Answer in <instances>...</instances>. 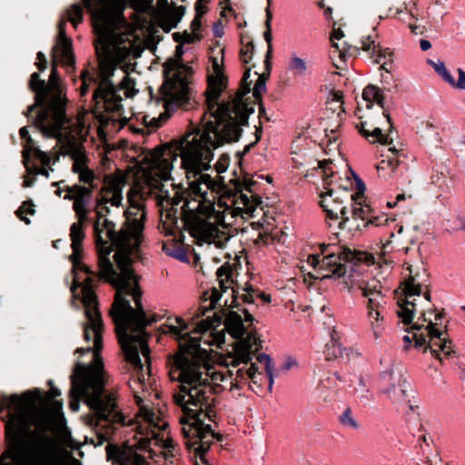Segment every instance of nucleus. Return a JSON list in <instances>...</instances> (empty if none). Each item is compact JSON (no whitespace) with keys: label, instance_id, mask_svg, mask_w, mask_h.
<instances>
[{"label":"nucleus","instance_id":"nucleus-44","mask_svg":"<svg viewBox=\"0 0 465 465\" xmlns=\"http://www.w3.org/2000/svg\"><path fill=\"white\" fill-rule=\"evenodd\" d=\"M49 164L50 163L48 164L42 163V167H37L35 169V173L49 177L50 171H53V169L49 167Z\"/></svg>","mask_w":465,"mask_h":465},{"label":"nucleus","instance_id":"nucleus-52","mask_svg":"<svg viewBox=\"0 0 465 465\" xmlns=\"http://www.w3.org/2000/svg\"><path fill=\"white\" fill-rule=\"evenodd\" d=\"M163 117V114H161L159 116V118H153L150 124L154 126V127H158L160 126V122L162 121V118Z\"/></svg>","mask_w":465,"mask_h":465},{"label":"nucleus","instance_id":"nucleus-54","mask_svg":"<svg viewBox=\"0 0 465 465\" xmlns=\"http://www.w3.org/2000/svg\"><path fill=\"white\" fill-rule=\"evenodd\" d=\"M342 99V94L340 92H336L332 94V100L336 102H341Z\"/></svg>","mask_w":465,"mask_h":465},{"label":"nucleus","instance_id":"nucleus-57","mask_svg":"<svg viewBox=\"0 0 465 465\" xmlns=\"http://www.w3.org/2000/svg\"><path fill=\"white\" fill-rule=\"evenodd\" d=\"M214 35L217 37H221L223 35V30L217 25L214 26Z\"/></svg>","mask_w":465,"mask_h":465},{"label":"nucleus","instance_id":"nucleus-60","mask_svg":"<svg viewBox=\"0 0 465 465\" xmlns=\"http://www.w3.org/2000/svg\"><path fill=\"white\" fill-rule=\"evenodd\" d=\"M424 297L428 302L430 301V295L429 292H426Z\"/></svg>","mask_w":465,"mask_h":465},{"label":"nucleus","instance_id":"nucleus-30","mask_svg":"<svg viewBox=\"0 0 465 465\" xmlns=\"http://www.w3.org/2000/svg\"><path fill=\"white\" fill-rule=\"evenodd\" d=\"M340 422L342 424V426L357 430L360 428L359 422L353 416V413L351 409L347 408L340 416Z\"/></svg>","mask_w":465,"mask_h":465},{"label":"nucleus","instance_id":"nucleus-23","mask_svg":"<svg viewBox=\"0 0 465 465\" xmlns=\"http://www.w3.org/2000/svg\"><path fill=\"white\" fill-rule=\"evenodd\" d=\"M361 49L366 53V55L376 64H386V60L391 57V51L384 48L377 41V35L372 34L361 40Z\"/></svg>","mask_w":465,"mask_h":465},{"label":"nucleus","instance_id":"nucleus-41","mask_svg":"<svg viewBox=\"0 0 465 465\" xmlns=\"http://www.w3.org/2000/svg\"><path fill=\"white\" fill-rule=\"evenodd\" d=\"M196 17L202 18L207 12V5L203 0H198L195 5Z\"/></svg>","mask_w":465,"mask_h":465},{"label":"nucleus","instance_id":"nucleus-21","mask_svg":"<svg viewBox=\"0 0 465 465\" xmlns=\"http://www.w3.org/2000/svg\"><path fill=\"white\" fill-rule=\"evenodd\" d=\"M231 274L232 269L230 266L223 265L217 270L216 275L221 291L216 288H213L210 292H205L203 293V302H208V304L201 306L202 315H204L208 311L213 310L215 307L216 302L221 299L222 292H225L231 287Z\"/></svg>","mask_w":465,"mask_h":465},{"label":"nucleus","instance_id":"nucleus-51","mask_svg":"<svg viewBox=\"0 0 465 465\" xmlns=\"http://www.w3.org/2000/svg\"><path fill=\"white\" fill-rule=\"evenodd\" d=\"M257 298H261L262 301H264L267 303L271 302V295L266 294L264 292H257Z\"/></svg>","mask_w":465,"mask_h":465},{"label":"nucleus","instance_id":"nucleus-33","mask_svg":"<svg viewBox=\"0 0 465 465\" xmlns=\"http://www.w3.org/2000/svg\"><path fill=\"white\" fill-rule=\"evenodd\" d=\"M120 88L124 91L126 96L131 97L136 94L135 83L128 74H125L120 82Z\"/></svg>","mask_w":465,"mask_h":465},{"label":"nucleus","instance_id":"nucleus-40","mask_svg":"<svg viewBox=\"0 0 465 465\" xmlns=\"http://www.w3.org/2000/svg\"><path fill=\"white\" fill-rule=\"evenodd\" d=\"M129 4L136 11H144L149 5L148 0H129Z\"/></svg>","mask_w":465,"mask_h":465},{"label":"nucleus","instance_id":"nucleus-2","mask_svg":"<svg viewBox=\"0 0 465 465\" xmlns=\"http://www.w3.org/2000/svg\"><path fill=\"white\" fill-rule=\"evenodd\" d=\"M128 174L116 172L104 177L96 207L94 223L95 242L98 253L97 276L110 283L116 294L111 314L116 324V331L126 361L137 371L131 381V388L139 411H154L151 402L153 393L150 377V350L144 328L156 322L154 315L146 316L141 303L138 279L132 267L137 255L143 230L145 212L141 192L144 189L138 179L128 193L129 206L124 212L125 223L114 235L115 223L110 207L121 213L123 189Z\"/></svg>","mask_w":465,"mask_h":465},{"label":"nucleus","instance_id":"nucleus-16","mask_svg":"<svg viewBox=\"0 0 465 465\" xmlns=\"http://www.w3.org/2000/svg\"><path fill=\"white\" fill-rule=\"evenodd\" d=\"M190 73V68L178 59H170L164 64L165 81L160 89L159 99L167 110L186 101Z\"/></svg>","mask_w":465,"mask_h":465},{"label":"nucleus","instance_id":"nucleus-47","mask_svg":"<svg viewBox=\"0 0 465 465\" xmlns=\"http://www.w3.org/2000/svg\"><path fill=\"white\" fill-rule=\"evenodd\" d=\"M201 25H202L201 18L195 16L194 19L191 23L190 30L193 33H200Z\"/></svg>","mask_w":465,"mask_h":465},{"label":"nucleus","instance_id":"nucleus-38","mask_svg":"<svg viewBox=\"0 0 465 465\" xmlns=\"http://www.w3.org/2000/svg\"><path fill=\"white\" fill-rule=\"evenodd\" d=\"M398 16L397 18L401 21H403L405 23H407L409 25V27L410 29L411 30V32L415 35H418L420 34V32L419 31V28L417 25H414L412 23H411V20L413 19V16L411 15V14H408V13H402V12H398L397 13Z\"/></svg>","mask_w":465,"mask_h":465},{"label":"nucleus","instance_id":"nucleus-56","mask_svg":"<svg viewBox=\"0 0 465 465\" xmlns=\"http://www.w3.org/2000/svg\"><path fill=\"white\" fill-rule=\"evenodd\" d=\"M162 196H163V197H164V198H166V199H169V198H170V199H171V201H172V203H173V204H177V203L180 202V200H176V199H175V197H172V198H171V197L169 196V194L167 193V192H166L164 194H163Z\"/></svg>","mask_w":465,"mask_h":465},{"label":"nucleus","instance_id":"nucleus-59","mask_svg":"<svg viewBox=\"0 0 465 465\" xmlns=\"http://www.w3.org/2000/svg\"><path fill=\"white\" fill-rule=\"evenodd\" d=\"M292 159H293V161H294L296 163H298V164H302V161H301L298 157L296 158V157H294V156H293V158H292Z\"/></svg>","mask_w":465,"mask_h":465},{"label":"nucleus","instance_id":"nucleus-5","mask_svg":"<svg viewBox=\"0 0 465 465\" xmlns=\"http://www.w3.org/2000/svg\"><path fill=\"white\" fill-rule=\"evenodd\" d=\"M85 7L93 14L97 35L95 48L99 60L101 83L94 93L97 104H103L105 111L116 113L122 108V98L111 82L117 66L125 74L130 64L125 60L137 53L135 36L124 30L125 21L121 11L112 0H84Z\"/></svg>","mask_w":465,"mask_h":465},{"label":"nucleus","instance_id":"nucleus-43","mask_svg":"<svg viewBox=\"0 0 465 465\" xmlns=\"http://www.w3.org/2000/svg\"><path fill=\"white\" fill-rule=\"evenodd\" d=\"M257 298V292L252 288L246 289V293L242 294V300L247 303H253Z\"/></svg>","mask_w":465,"mask_h":465},{"label":"nucleus","instance_id":"nucleus-12","mask_svg":"<svg viewBox=\"0 0 465 465\" xmlns=\"http://www.w3.org/2000/svg\"><path fill=\"white\" fill-rule=\"evenodd\" d=\"M64 200L73 201V210L75 213L77 221L73 223L70 226V241L72 254L70 255V261L73 263V271L74 275V282L71 288L73 297L75 299L78 294L76 292L77 287V272L83 271L87 274H93L94 272L82 262L83 245L82 242L85 238L84 232V223L87 220V214L89 212L88 205L92 198V189L86 186H80L74 184L68 186L64 189Z\"/></svg>","mask_w":465,"mask_h":465},{"label":"nucleus","instance_id":"nucleus-29","mask_svg":"<svg viewBox=\"0 0 465 465\" xmlns=\"http://www.w3.org/2000/svg\"><path fill=\"white\" fill-rule=\"evenodd\" d=\"M174 40L183 45L184 44H192L200 41L201 34L200 33H193L190 31H184L183 33H175L173 35Z\"/></svg>","mask_w":465,"mask_h":465},{"label":"nucleus","instance_id":"nucleus-42","mask_svg":"<svg viewBox=\"0 0 465 465\" xmlns=\"http://www.w3.org/2000/svg\"><path fill=\"white\" fill-rule=\"evenodd\" d=\"M319 168L322 170V175L326 178L329 176H331L333 174V172L330 166L329 161H322L319 163Z\"/></svg>","mask_w":465,"mask_h":465},{"label":"nucleus","instance_id":"nucleus-39","mask_svg":"<svg viewBox=\"0 0 465 465\" xmlns=\"http://www.w3.org/2000/svg\"><path fill=\"white\" fill-rule=\"evenodd\" d=\"M230 159L227 155H222L215 163V169L218 173H224L229 166Z\"/></svg>","mask_w":465,"mask_h":465},{"label":"nucleus","instance_id":"nucleus-11","mask_svg":"<svg viewBox=\"0 0 465 465\" xmlns=\"http://www.w3.org/2000/svg\"><path fill=\"white\" fill-rule=\"evenodd\" d=\"M322 244L320 254H310L307 258V265L312 269L309 275L315 279H341L343 289L351 292L354 281L351 276H346L345 262H363L368 265L374 263V257L364 252H352L346 247H332Z\"/></svg>","mask_w":465,"mask_h":465},{"label":"nucleus","instance_id":"nucleus-61","mask_svg":"<svg viewBox=\"0 0 465 465\" xmlns=\"http://www.w3.org/2000/svg\"><path fill=\"white\" fill-rule=\"evenodd\" d=\"M54 405L55 409H57V410L61 408V403H59V402H54Z\"/></svg>","mask_w":465,"mask_h":465},{"label":"nucleus","instance_id":"nucleus-53","mask_svg":"<svg viewBox=\"0 0 465 465\" xmlns=\"http://www.w3.org/2000/svg\"><path fill=\"white\" fill-rule=\"evenodd\" d=\"M19 133H20L21 137H22V138H24V139H25V141L28 137H30V136H29V134H28V130L26 129V127H23V128H21V129H20V131H19Z\"/></svg>","mask_w":465,"mask_h":465},{"label":"nucleus","instance_id":"nucleus-31","mask_svg":"<svg viewBox=\"0 0 465 465\" xmlns=\"http://www.w3.org/2000/svg\"><path fill=\"white\" fill-rule=\"evenodd\" d=\"M35 211L34 204L30 202H25L16 211L17 216L24 221L26 224L30 223L29 215L33 216Z\"/></svg>","mask_w":465,"mask_h":465},{"label":"nucleus","instance_id":"nucleus-24","mask_svg":"<svg viewBox=\"0 0 465 465\" xmlns=\"http://www.w3.org/2000/svg\"><path fill=\"white\" fill-rule=\"evenodd\" d=\"M434 70L446 81L451 87L465 90V71L462 68H458L459 79L456 81L452 74L447 70L445 64L442 61L430 62Z\"/></svg>","mask_w":465,"mask_h":465},{"label":"nucleus","instance_id":"nucleus-1","mask_svg":"<svg viewBox=\"0 0 465 465\" xmlns=\"http://www.w3.org/2000/svg\"><path fill=\"white\" fill-rule=\"evenodd\" d=\"M210 61L205 92L209 119L202 129L145 153L139 180L151 188H158L162 181L170 180L173 163L179 155L188 179V186L181 196L184 211L189 214L186 228L198 244L223 248L230 239L225 231L226 225L231 224L228 217L252 218L259 208L262 209V201L252 190V182H245L234 193H222L223 179L204 173L211 166L213 149L237 141L240 126L247 122L253 111L244 100V95L250 92L251 69L245 71L242 85L232 100L218 104V98L226 86L223 50L213 51Z\"/></svg>","mask_w":465,"mask_h":465},{"label":"nucleus","instance_id":"nucleus-9","mask_svg":"<svg viewBox=\"0 0 465 465\" xmlns=\"http://www.w3.org/2000/svg\"><path fill=\"white\" fill-rule=\"evenodd\" d=\"M85 373L76 374L74 369L72 377L71 396L73 400L70 402V409L78 411L80 408V399L84 398V402L93 411V414L86 418V423L90 427H96L101 421L110 423L124 424V417L118 410L116 400L114 394H103V390L107 381L106 375L99 374V389L96 391L94 386L88 384V381L81 382L84 380Z\"/></svg>","mask_w":465,"mask_h":465},{"label":"nucleus","instance_id":"nucleus-20","mask_svg":"<svg viewBox=\"0 0 465 465\" xmlns=\"http://www.w3.org/2000/svg\"><path fill=\"white\" fill-rule=\"evenodd\" d=\"M358 192L351 194L352 203L351 218L346 216L340 222V227L350 232L361 231L369 224L372 223L371 217V208L365 203L364 184L361 180H357Z\"/></svg>","mask_w":465,"mask_h":465},{"label":"nucleus","instance_id":"nucleus-36","mask_svg":"<svg viewBox=\"0 0 465 465\" xmlns=\"http://www.w3.org/2000/svg\"><path fill=\"white\" fill-rule=\"evenodd\" d=\"M81 78L82 85L80 87V94L81 95H84L88 92L89 87L94 84V81L87 70L82 72Z\"/></svg>","mask_w":465,"mask_h":465},{"label":"nucleus","instance_id":"nucleus-58","mask_svg":"<svg viewBox=\"0 0 465 465\" xmlns=\"http://www.w3.org/2000/svg\"><path fill=\"white\" fill-rule=\"evenodd\" d=\"M252 320H253L252 316L247 311H244V321L246 322H252Z\"/></svg>","mask_w":465,"mask_h":465},{"label":"nucleus","instance_id":"nucleus-48","mask_svg":"<svg viewBox=\"0 0 465 465\" xmlns=\"http://www.w3.org/2000/svg\"><path fill=\"white\" fill-rule=\"evenodd\" d=\"M411 198H412V195L411 193H409V194L399 193L396 196V202L394 203H389L388 204H389L390 207H392V206H395L398 202H401V201H403V200H406V199H411Z\"/></svg>","mask_w":465,"mask_h":465},{"label":"nucleus","instance_id":"nucleus-28","mask_svg":"<svg viewBox=\"0 0 465 465\" xmlns=\"http://www.w3.org/2000/svg\"><path fill=\"white\" fill-rule=\"evenodd\" d=\"M35 156L41 163L48 164L51 162L50 156L35 145L31 137L24 142L23 157L27 162L30 156Z\"/></svg>","mask_w":465,"mask_h":465},{"label":"nucleus","instance_id":"nucleus-14","mask_svg":"<svg viewBox=\"0 0 465 465\" xmlns=\"http://www.w3.org/2000/svg\"><path fill=\"white\" fill-rule=\"evenodd\" d=\"M213 416H214V411L213 407H209L208 411H202L198 413L184 412L180 418L185 445L198 457L194 465H212L204 454L215 440H220V437L212 428V424L205 422L206 420L212 421Z\"/></svg>","mask_w":465,"mask_h":465},{"label":"nucleus","instance_id":"nucleus-7","mask_svg":"<svg viewBox=\"0 0 465 465\" xmlns=\"http://www.w3.org/2000/svg\"><path fill=\"white\" fill-rule=\"evenodd\" d=\"M420 284L411 278L404 283V298L398 299V317L404 324H412V331L403 336V349L409 351L414 347L422 353L429 352L439 361H443L453 351L451 341L443 331V315L437 310L430 309L415 317L414 297L420 296Z\"/></svg>","mask_w":465,"mask_h":465},{"label":"nucleus","instance_id":"nucleus-49","mask_svg":"<svg viewBox=\"0 0 465 465\" xmlns=\"http://www.w3.org/2000/svg\"><path fill=\"white\" fill-rule=\"evenodd\" d=\"M143 457H141L140 455L134 453L133 455V460H132V463L134 464V465H142L143 463Z\"/></svg>","mask_w":465,"mask_h":465},{"label":"nucleus","instance_id":"nucleus-37","mask_svg":"<svg viewBox=\"0 0 465 465\" xmlns=\"http://www.w3.org/2000/svg\"><path fill=\"white\" fill-rule=\"evenodd\" d=\"M254 46L252 43H247L242 45L241 49V59L244 64H248L252 61Z\"/></svg>","mask_w":465,"mask_h":465},{"label":"nucleus","instance_id":"nucleus-32","mask_svg":"<svg viewBox=\"0 0 465 465\" xmlns=\"http://www.w3.org/2000/svg\"><path fill=\"white\" fill-rule=\"evenodd\" d=\"M257 80L253 87V96L256 99H261L262 95L266 92V81L267 77L264 74H257Z\"/></svg>","mask_w":465,"mask_h":465},{"label":"nucleus","instance_id":"nucleus-15","mask_svg":"<svg viewBox=\"0 0 465 465\" xmlns=\"http://www.w3.org/2000/svg\"><path fill=\"white\" fill-rule=\"evenodd\" d=\"M380 391L386 399L403 414L414 412L418 409L414 400L413 390L407 372L401 365L393 364L384 370L379 380Z\"/></svg>","mask_w":465,"mask_h":465},{"label":"nucleus","instance_id":"nucleus-13","mask_svg":"<svg viewBox=\"0 0 465 465\" xmlns=\"http://www.w3.org/2000/svg\"><path fill=\"white\" fill-rule=\"evenodd\" d=\"M84 114L78 116L75 124H70L64 114V122L59 126L56 135L47 136L55 138L56 145L63 155H68L74 161L73 172L78 174V178L84 183H91L94 173L86 165V155L81 140L88 133L85 124Z\"/></svg>","mask_w":465,"mask_h":465},{"label":"nucleus","instance_id":"nucleus-3","mask_svg":"<svg viewBox=\"0 0 465 465\" xmlns=\"http://www.w3.org/2000/svg\"><path fill=\"white\" fill-rule=\"evenodd\" d=\"M214 321L207 317L189 331V324L182 317L169 319L161 326L163 333L169 334L179 341V351L173 356V372H177L181 382L180 391L173 395L174 401L183 412L198 413L213 407V388L222 385L225 372L221 366H213L207 351L201 348L200 341L205 335L204 343L220 347L225 341L223 331L205 334L213 328Z\"/></svg>","mask_w":465,"mask_h":465},{"label":"nucleus","instance_id":"nucleus-50","mask_svg":"<svg viewBox=\"0 0 465 465\" xmlns=\"http://www.w3.org/2000/svg\"><path fill=\"white\" fill-rule=\"evenodd\" d=\"M420 45L422 51H427L431 47V44L428 40H421Z\"/></svg>","mask_w":465,"mask_h":465},{"label":"nucleus","instance_id":"nucleus-46","mask_svg":"<svg viewBox=\"0 0 465 465\" xmlns=\"http://www.w3.org/2000/svg\"><path fill=\"white\" fill-rule=\"evenodd\" d=\"M298 361L295 358L289 357L283 363L282 369L285 371H289L292 368L297 367Z\"/></svg>","mask_w":465,"mask_h":465},{"label":"nucleus","instance_id":"nucleus-10","mask_svg":"<svg viewBox=\"0 0 465 465\" xmlns=\"http://www.w3.org/2000/svg\"><path fill=\"white\" fill-rule=\"evenodd\" d=\"M30 88L36 94L35 104H45L35 120V126L40 130L44 136L56 135L57 128L65 120L64 103H66V99L59 84L55 66H52L47 84L39 78L37 73H34L30 79Z\"/></svg>","mask_w":465,"mask_h":465},{"label":"nucleus","instance_id":"nucleus-19","mask_svg":"<svg viewBox=\"0 0 465 465\" xmlns=\"http://www.w3.org/2000/svg\"><path fill=\"white\" fill-rule=\"evenodd\" d=\"M330 186L331 183H326L320 193V205L329 219L340 223L346 217L345 203L351 199L352 193L340 187L335 189Z\"/></svg>","mask_w":465,"mask_h":465},{"label":"nucleus","instance_id":"nucleus-6","mask_svg":"<svg viewBox=\"0 0 465 465\" xmlns=\"http://www.w3.org/2000/svg\"><path fill=\"white\" fill-rule=\"evenodd\" d=\"M224 327L226 331L237 341L232 352L220 356L216 363L212 362L213 366L223 368L225 380L222 383L229 384L230 390L232 391L238 388L239 382L250 379L258 389L262 388L265 382V375L260 371L262 369L268 377V390L272 391L274 383V364L268 354L262 353L258 355L256 361L252 363L247 370L238 369L234 375L227 370L230 366L236 367L242 363H247L252 355L260 350L261 346L257 334L248 331L242 316L237 312H230L227 313ZM220 387H224V385L222 384Z\"/></svg>","mask_w":465,"mask_h":465},{"label":"nucleus","instance_id":"nucleus-25","mask_svg":"<svg viewBox=\"0 0 465 465\" xmlns=\"http://www.w3.org/2000/svg\"><path fill=\"white\" fill-rule=\"evenodd\" d=\"M382 102L383 96L380 88L375 85H368L363 89L357 107L372 110L375 106H382Z\"/></svg>","mask_w":465,"mask_h":465},{"label":"nucleus","instance_id":"nucleus-64","mask_svg":"<svg viewBox=\"0 0 465 465\" xmlns=\"http://www.w3.org/2000/svg\"><path fill=\"white\" fill-rule=\"evenodd\" d=\"M462 310L465 312V306L462 307Z\"/></svg>","mask_w":465,"mask_h":465},{"label":"nucleus","instance_id":"nucleus-26","mask_svg":"<svg viewBox=\"0 0 465 465\" xmlns=\"http://www.w3.org/2000/svg\"><path fill=\"white\" fill-rule=\"evenodd\" d=\"M331 42L333 54H337L339 58H344L346 54L351 53V46L349 45L343 31L340 27L333 28Z\"/></svg>","mask_w":465,"mask_h":465},{"label":"nucleus","instance_id":"nucleus-27","mask_svg":"<svg viewBox=\"0 0 465 465\" xmlns=\"http://www.w3.org/2000/svg\"><path fill=\"white\" fill-rule=\"evenodd\" d=\"M389 151L392 153V155L386 156L377 164L379 176L385 179L391 177L400 164V161L395 155V148L390 147Z\"/></svg>","mask_w":465,"mask_h":465},{"label":"nucleus","instance_id":"nucleus-45","mask_svg":"<svg viewBox=\"0 0 465 465\" xmlns=\"http://www.w3.org/2000/svg\"><path fill=\"white\" fill-rule=\"evenodd\" d=\"M36 62H35V65L42 71H44L45 68H46V60H45V54L42 53V52H39L37 54V58H36Z\"/></svg>","mask_w":465,"mask_h":465},{"label":"nucleus","instance_id":"nucleus-34","mask_svg":"<svg viewBox=\"0 0 465 465\" xmlns=\"http://www.w3.org/2000/svg\"><path fill=\"white\" fill-rule=\"evenodd\" d=\"M68 20L76 26L79 23L82 22L83 18V9L79 5H73L68 12Z\"/></svg>","mask_w":465,"mask_h":465},{"label":"nucleus","instance_id":"nucleus-35","mask_svg":"<svg viewBox=\"0 0 465 465\" xmlns=\"http://www.w3.org/2000/svg\"><path fill=\"white\" fill-rule=\"evenodd\" d=\"M289 69L295 74H303L307 70L305 60L293 56L290 62Z\"/></svg>","mask_w":465,"mask_h":465},{"label":"nucleus","instance_id":"nucleus-4","mask_svg":"<svg viewBox=\"0 0 465 465\" xmlns=\"http://www.w3.org/2000/svg\"><path fill=\"white\" fill-rule=\"evenodd\" d=\"M9 411L8 446L0 465H65L66 452L43 430L50 422L46 401L38 393L12 395L3 403Z\"/></svg>","mask_w":465,"mask_h":465},{"label":"nucleus","instance_id":"nucleus-22","mask_svg":"<svg viewBox=\"0 0 465 465\" xmlns=\"http://www.w3.org/2000/svg\"><path fill=\"white\" fill-rule=\"evenodd\" d=\"M53 65L56 67L57 64L72 66L74 64V58L72 52V41L66 37L64 30V22L59 24V34L56 45L53 48Z\"/></svg>","mask_w":465,"mask_h":465},{"label":"nucleus","instance_id":"nucleus-62","mask_svg":"<svg viewBox=\"0 0 465 465\" xmlns=\"http://www.w3.org/2000/svg\"><path fill=\"white\" fill-rule=\"evenodd\" d=\"M265 37H266L267 41H270V39H271L270 33H266Z\"/></svg>","mask_w":465,"mask_h":465},{"label":"nucleus","instance_id":"nucleus-17","mask_svg":"<svg viewBox=\"0 0 465 465\" xmlns=\"http://www.w3.org/2000/svg\"><path fill=\"white\" fill-rule=\"evenodd\" d=\"M355 115L358 122L355 127L359 133L371 143L387 144L391 139L382 133V127L388 125L391 128V118L384 112L383 106H375L372 110L357 107Z\"/></svg>","mask_w":465,"mask_h":465},{"label":"nucleus","instance_id":"nucleus-8","mask_svg":"<svg viewBox=\"0 0 465 465\" xmlns=\"http://www.w3.org/2000/svg\"><path fill=\"white\" fill-rule=\"evenodd\" d=\"M81 301L84 306V314L86 322L84 324V346L78 348L75 353L84 354L93 352V362L89 365L77 363L75 365L76 374L85 373L83 381H88V384L99 389V374L106 375L104 371L101 351L103 349V331L104 324L100 312L97 308V301L92 286L91 277H87L81 287Z\"/></svg>","mask_w":465,"mask_h":465},{"label":"nucleus","instance_id":"nucleus-55","mask_svg":"<svg viewBox=\"0 0 465 465\" xmlns=\"http://www.w3.org/2000/svg\"><path fill=\"white\" fill-rule=\"evenodd\" d=\"M34 181L29 176L25 177L24 180V186L25 187H30L33 184Z\"/></svg>","mask_w":465,"mask_h":465},{"label":"nucleus","instance_id":"nucleus-63","mask_svg":"<svg viewBox=\"0 0 465 465\" xmlns=\"http://www.w3.org/2000/svg\"><path fill=\"white\" fill-rule=\"evenodd\" d=\"M34 106L29 107V111L31 112L33 110Z\"/></svg>","mask_w":465,"mask_h":465},{"label":"nucleus","instance_id":"nucleus-18","mask_svg":"<svg viewBox=\"0 0 465 465\" xmlns=\"http://www.w3.org/2000/svg\"><path fill=\"white\" fill-rule=\"evenodd\" d=\"M359 289L361 294L367 299L366 309L368 322L371 327L375 338H379L383 331L385 298L381 290V284L377 281L359 282Z\"/></svg>","mask_w":465,"mask_h":465}]
</instances>
